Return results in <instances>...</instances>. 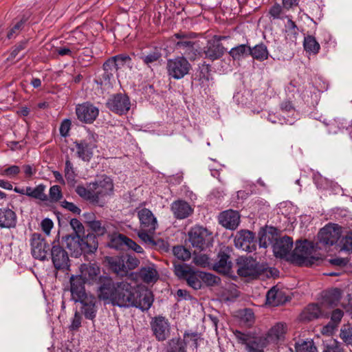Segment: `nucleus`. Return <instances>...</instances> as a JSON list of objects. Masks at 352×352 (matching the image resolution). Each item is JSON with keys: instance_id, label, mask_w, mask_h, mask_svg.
Returning <instances> with one entry per match:
<instances>
[{"instance_id": "26", "label": "nucleus", "mask_w": 352, "mask_h": 352, "mask_svg": "<svg viewBox=\"0 0 352 352\" xmlns=\"http://www.w3.org/2000/svg\"><path fill=\"white\" fill-rule=\"evenodd\" d=\"M219 222L227 229L235 230L240 223V214L233 210L223 211L219 216Z\"/></svg>"}, {"instance_id": "5", "label": "nucleus", "mask_w": 352, "mask_h": 352, "mask_svg": "<svg viewBox=\"0 0 352 352\" xmlns=\"http://www.w3.org/2000/svg\"><path fill=\"white\" fill-rule=\"evenodd\" d=\"M314 251L311 243L305 241L296 245L292 253V259L298 265L311 266L319 260L313 255Z\"/></svg>"}, {"instance_id": "53", "label": "nucleus", "mask_w": 352, "mask_h": 352, "mask_svg": "<svg viewBox=\"0 0 352 352\" xmlns=\"http://www.w3.org/2000/svg\"><path fill=\"white\" fill-rule=\"evenodd\" d=\"M153 233L154 232H150L145 229L140 228L138 232V236L145 244L154 246L156 243L152 236Z\"/></svg>"}, {"instance_id": "22", "label": "nucleus", "mask_w": 352, "mask_h": 352, "mask_svg": "<svg viewBox=\"0 0 352 352\" xmlns=\"http://www.w3.org/2000/svg\"><path fill=\"white\" fill-rule=\"evenodd\" d=\"M138 217L140 222V228L150 232H155L157 227V221L153 212L147 208H142L138 211Z\"/></svg>"}, {"instance_id": "20", "label": "nucleus", "mask_w": 352, "mask_h": 352, "mask_svg": "<svg viewBox=\"0 0 352 352\" xmlns=\"http://www.w3.org/2000/svg\"><path fill=\"white\" fill-rule=\"evenodd\" d=\"M84 281L78 276H72L70 278V291L72 294V298L76 302L79 300L85 298V297L91 296V294H88L85 292Z\"/></svg>"}, {"instance_id": "11", "label": "nucleus", "mask_w": 352, "mask_h": 352, "mask_svg": "<svg viewBox=\"0 0 352 352\" xmlns=\"http://www.w3.org/2000/svg\"><path fill=\"white\" fill-rule=\"evenodd\" d=\"M94 135H89L80 141H76L72 149L76 156L84 162H89L94 155V150L97 147Z\"/></svg>"}, {"instance_id": "54", "label": "nucleus", "mask_w": 352, "mask_h": 352, "mask_svg": "<svg viewBox=\"0 0 352 352\" xmlns=\"http://www.w3.org/2000/svg\"><path fill=\"white\" fill-rule=\"evenodd\" d=\"M62 197L63 194L59 186L54 185L50 188L48 201L51 202H58Z\"/></svg>"}, {"instance_id": "14", "label": "nucleus", "mask_w": 352, "mask_h": 352, "mask_svg": "<svg viewBox=\"0 0 352 352\" xmlns=\"http://www.w3.org/2000/svg\"><path fill=\"white\" fill-rule=\"evenodd\" d=\"M234 245L247 252H252L256 250L255 234L248 230H241L234 236Z\"/></svg>"}, {"instance_id": "35", "label": "nucleus", "mask_w": 352, "mask_h": 352, "mask_svg": "<svg viewBox=\"0 0 352 352\" xmlns=\"http://www.w3.org/2000/svg\"><path fill=\"white\" fill-rule=\"evenodd\" d=\"M249 55L258 61H263L268 58L269 52L265 44L260 43L253 47L249 46Z\"/></svg>"}, {"instance_id": "34", "label": "nucleus", "mask_w": 352, "mask_h": 352, "mask_svg": "<svg viewBox=\"0 0 352 352\" xmlns=\"http://www.w3.org/2000/svg\"><path fill=\"white\" fill-rule=\"evenodd\" d=\"M268 344L263 336H251L246 345L248 352H264L263 349Z\"/></svg>"}, {"instance_id": "33", "label": "nucleus", "mask_w": 352, "mask_h": 352, "mask_svg": "<svg viewBox=\"0 0 352 352\" xmlns=\"http://www.w3.org/2000/svg\"><path fill=\"white\" fill-rule=\"evenodd\" d=\"M280 110L283 112V113L291 114V116L287 119L285 118V116H283L285 120V124L292 125L295 122L296 120H297L298 113L296 111L291 101L285 100L282 102V103L280 104Z\"/></svg>"}, {"instance_id": "57", "label": "nucleus", "mask_w": 352, "mask_h": 352, "mask_svg": "<svg viewBox=\"0 0 352 352\" xmlns=\"http://www.w3.org/2000/svg\"><path fill=\"white\" fill-rule=\"evenodd\" d=\"M70 226L74 230V233L72 234L85 236V228L82 223L77 219L74 218L70 221Z\"/></svg>"}, {"instance_id": "24", "label": "nucleus", "mask_w": 352, "mask_h": 352, "mask_svg": "<svg viewBox=\"0 0 352 352\" xmlns=\"http://www.w3.org/2000/svg\"><path fill=\"white\" fill-rule=\"evenodd\" d=\"M170 210L177 219H184L190 217L193 212V208L186 201L177 199L170 205Z\"/></svg>"}, {"instance_id": "6", "label": "nucleus", "mask_w": 352, "mask_h": 352, "mask_svg": "<svg viewBox=\"0 0 352 352\" xmlns=\"http://www.w3.org/2000/svg\"><path fill=\"white\" fill-rule=\"evenodd\" d=\"M174 272L180 279H184L187 284L194 289H201V271H195L184 263H174Z\"/></svg>"}, {"instance_id": "2", "label": "nucleus", "mask_w": 352, "mask_h": 352, "mask_svg": "<svg viewBox=\"0 0 352 352\" xmlns=\"http://www.w3.org/2000/svg\"><path fill=\"white\" fill-rule=\"evenodd\" d=\"M113 190V184L111 179L105 176L101 179L90 183L88 188L78 186L76 192L90 203L99 204L100 199L111 193Z\"/></svg>"}, {"instance_id": "15", "label": "nucleus", "mask_w": 352, "mask_h": 352, "mask_svg": "<svg viewBox=\"0 0 352 352\" xmlns=\"http://www.w3.org/2000/svg\"><path fill=\"white\" fill-rule=\"evenodd\" d=\"M31 252L36 259L44 261L47 258L49 245L39 233H33L30 239Z\"/></svg>"}, {"instance_id": "10", "label": "nucleus", "mask_w": 352, "mask_h": 352, "mask_svg": "<svg viewBox=\"0 0 352 352\" xmlns=\"http://www.w3.org/2000/svg\"><path fill=\"white\" fill-rule=\"evenodd\" d=\"M50 258L54 268L67 272L70 268V259L67 252L58 243L54 242L50 250Z\"/></svg>"}, {"instance_id": "7", "label": "nucleus", "mask_w": 352, "mask_h": 352, "mask_svg": "<svg viewBox=\"0 0 352 352\" xmlns=\"http://www.w3.org/2000/svg\"><path fill=\"white\" fill-rule=\"evenodd\" d=\"M341 235V227L336 224H329L320 229L318 234L317 246L321 249L331 246L338 243Z\"/></svg>"}, {"instance_id": "55", "label": "nucleus", "mask_w": 352, "mask_h": 352, "mask_svg": "<svg viewBox=\"0 0 352 352\" xmlns=\"http://www.w3.org/2000/svg\"><path fill=\"white\" fill-rule=\"evenodd\" d=\"M200 274L201 276V283L204 282L208 286L217 285L220 281V278L212 274L201 272Z\"/></svg>"}, {"instance_id": "3", "label": "nucleus", "mask_w": 352, "mask_h": 352, "mask_svg": "<svg viewBox=\"0 0 352 352\" xmlns=\"http://www.w3.org/2000/svg\"><path fill=\"white\" fill-rule=\"evenodd\" d=\"M66 247L71 252V255L78 258L82 254H92L98 248V241L96 235L88 233L85 236L68 234L62 237Z\"/></svg>"}, {"instance_id": "16", "label": "nucleus", "mask_w": 352, "mask_h": 352, "mask_svg": "<svg viewBox=\"0 0 352 352\" xmlns=\"http://www.w3.org/2000/svg\"><path fill=\"white\" fill-rule=\"evenodd\" d=\"M118 283H114L109 276L100 277L98 287V297L100 299L109 300L111 304L117 294Z\"/></svg>"}, {"instance_id": "61", "label": "nucleus", "mask_w": 352, "mask_h": 352, "mask_svg": "<svg viewBox=\"0 0 352 352\" xmlns=\"http://www.w3.org/2000/svg\"><path fill=\"white\" fill-rule=\"evenodd\" d=\"M82 316L78 311L74 313V316L71 320L69 329L71 331H77L81 327Z\"/></svg>"}, {"instance_id": "39", "label": "nucleus", "mask_w": 352, "mask_h": 352, "mask_svg": "<svg viewBox=\"0 0 352 352\" xmlns=\"http://www.w3.org/2000/svg\"><path fill=\"white\" fill-rule=\"evenodd\" d=\"M140 277L146 283L155 282L158 278V273L153 267H145L141 268Z\"/></svg>"}, {"instance_id": "56", "label": "nucleus", "mask_w": 352, "mask_h": 352, "mask_svg": "<svg viewBox=\"0 0 352 352\" xmlns=\"http://www.w3.org/2000/svg\"><path fill=\"white\" fill-rule=\"evenodd\" d=\"M64 173L65 177L67 181L74 182L75 180L76 174L75 173L73 164L69 159H67L65 161Z\"/></svg>"}, {"instance_id": "41", "label": "nucleus", "mask_w": 352, "mask_h": 352, "mask_svg": "<svg viewBox=\"0 0 352 352\" xmlns=\"http://www.w3.org/2000/svg\"><path fill=\"white\" fill-rule=\"evenodd\" d=\"M321 315L320 308L318 305H309L304 310L302 317L307 320L318 318Z\"/></svg>"}, {"instance_id": "42", "label": "nucleus", "mask_w": 352, "mask_h": 352, "mask_svg": "<svg viewBox=\"0 0 352 352\" xmlns=\"http://www.w3.org/2000/svg\"><path fill=\"white\" fill-rule=\"evenodd\" d=\"M229 54L234 60H240L249 55V46L245 44L239 45L232 47L230 50Z\"/></svg>"}, {"instance_id": "32", "label": "nucleus", "mask_w": 352, "mask_h": 352, "mask_svg": "<svg viewBox=\"0 0 352 352\" xmlns=\"http://www.w3.org/2000/svg\"><path fill=\"white\" fill-rule=\"evenodd\" d=\"M46 188V185L43 184H40L34 188L27 186V196L40 201H47L48 196L45 193Z\"/></svg>"}, {"instance_id": "45", "label": "nucleus", "mask_w": 352, "mask_h": 352, "mask_svg": "<svg viewBox=\"0 0 352 352\" xmlns=\"http://www.w3.org/2000/svg\"><path fill=\"white\" fill-rule=\"evenodd\" d=\"M296 352H317V349L312 340H302L295 344Z\"/></svg>"}, {"instance_id": "59", "label": "nucleus", "mask_w": 352, "mask_h": 352, "mask_svg": "<svg viewBox=\"0 0 352 352\" xmlns=\"http://www.w3.org/2000/svg\"><path fill=\"white\" fill-rule=\"evenodd\" d=\"M27 44L28 40H23L20 41L17 45H15L14 48L11 52L10 56L8 58V60H14L18 56L19 52L27 47Z\"/></svg>"}, {"instance_id": "9", "label": "nucleus", "mask_w": 352, "mask_h": 352, "mask_svg": "<svg viewBox=\"0 0 352 352\" xmlns=\"http://www.w3.org/2000/svg\"><path fill=\"white\" fill-rule=\"evenodd\" d=\"M129 97L122 93L111 95L106 102L107 107L119 116L126 115L131 109Z\"/></svg>"}, {"instance_id": "1", "label": "nucleus", "mask_w": 352, "mask_h": 352, "mask_svg": "<svg viewBox=\"0 0 352 352\" xmlns=\"http://www.w3.org/2000/svg\"><path fill=\"white\" fill-rule=\"evenodd\" d=\"M153 302V295L147 289H138L127 282H118L117 294L112 305L120 307H135L142 311L150 309Z\"/></svg>"}, {"instance_id": "30", "label": "nucleus", "mask_w": 352, "mask_h": 352, "mask_svg": "<svg viewBox=\"0 0 352 352\" xmlns=\"http://www.w3.org/2000/svg\"><path fill=\"white\" fill-rule=\"evenodd\" d=\"M17 223V216L14 211L8 208H0V228H14Z\"/></svg>"}, {"instance_id": "40", "label": "nucleus", "mask_w": 352, "mask_h": 352, "mask_svg": "<svg viewBox=\"0 0 352 352\" xmlns=\"http://www.w3.org/2000/svg\"><path fill=\"white\" fill-rule=\"evenodd\" d=\"M303 46L307 52L316 54L320 49V44L313 36L308 35L304 38Z\"/></svg>"}, {"instance_id": "12", "label": "nucleus", "mask_w": 352, "mask_h": 352, "mask_svg": "<svg viewBox=\"0 0 352 352\" xmlns=\"http://www.w3.org/2000/svg\"><path fill=\"white\" fill-rule=\"evenodd\" d=\"M188 239L192 247L203 250L211 241V233L201 226H195L188 232Z\"/></svg>"}, {"instance_id": "43", "label": "nucleus", "mask_w": 352, "mask_h": 352, "mask_svg": "<svg viewBox=\"0 0 352 352\" xmlns=\"http://www.w3.org/2000/svg\"><path fill=\"white\" fill-rule=\"evenodd\" d=\"M338 246L341 251L351 252L352 251V232H348L346 234L342 236L339 239Z\"/></svg>"}, {"instance_id": "13", "label": "nucleus", "mask_w": 352, "mask_h": 352, "mask_svg": "<svg viewBox=\"0 0 352 352\" xmlns=\"http://www.w3.org/2000/svg\"><path fill=\"white\" fill-rule=\"evenodd\" d=\"M190 67V64L184 56L169 59L167 61L168 74L175 79L184 78L189 72Z\"/></svg>"}, {"instance_id": "47", "label": "nucleus", "mask_w": 352, "mask_h": 352, "mask_svg": "<svg viewBox=\"0 0 352 352\" xmlns=\"http://www.w3.org/2000/svg\"><path fill=\"white\" fill-rule=\"evenodd\" d=\"M129 238L124 234H118L112 236L110 241V246L115 249H122V246L127 245Z\"/></svg>"}, {"instance_id": "18", "label": "nucleus", "mask_w": 352, "mask_h": 352, "mask_svg": "<svg viewBox=\"0 0 352 352\" xmlns=\"http://www.w3.org/2000/svg\"><path fill=\"white\" fill-rule=\"evenodd\" d=\"M151 329L158 341H164L169 336L170 324L163 316L155 317L151 322Z\"/></svg>"}, {"instance_id": "46", "label": "nucleus", "mask_w": 352, "mask_h": 352, "mask_svg": "<svg viewBox=\"0 0 352 352\" xmlns=\"http://www.w3.org/2000/svg\"><path fill=\"white\" fill-rule=\"evenodd\" d=\"M115 58L113 57L109 58L103 64V69L104 70V78L110 79L113 75V72L118 70V65L115 62Z\"/></svg>"}, {"instance_id": "31", "label": "nucleus", "mask_w": 352, "mask_h": 352, "mask_svg": "<svg viewBox=\"0 0 352 352\" xmlns=\"http://www.w3.org/2000/svg\"><path fill=\"white\" fill-rule=\"evenodd\" d=\"M342 298L341 290L333 288L326 291L322 296V304L324 306L333 307L337 306Z\"/></svg>"}, {"instance_id": "52", "label": "nucleus", "mask_w": 352, "mask_h": 352, "mask_svg": "<svg viewBox=\"0 0 352 352\" xmlns=\"http://www.w3.org/2000/svg\"><path fill=\"white\" fill-rule=\"evenodd\" d=\"M323 352H344L341 344L336 340L331 339L324 343Z\"/></svg>"}, {"instance_id": "25", "label": "nucleus", "mask_w": 352, "mask_h": 352, "mask_svg": "<svg viewBox=\"0 0 352 352\" xmlns=\"http://www.w3.org/2000/svg\"><path fill=\"white\" fill-rule=\"evenodd\" d=\"M78 302L81 305L80 308L81 314H82L86 319L94 321L98 311L96 297L92 295L85 297V298H84V299Z\"/></svg>"}, {"instance_id": "63", "label": "nucleus", "mask_w": 352, "mask_h": 352, "mask_svg": "<svg viewBox=\"0 0 352 352\" xmlns=\"http://www.w3.org/2000/svg\"><path fill=\"white\" fill-rule=\"evenodd\" d=\"M340 338L347 344L352 343V327H344L341 329Z\"/></svg>"}, {"instance_id": "19", "label": "nucleus", "mask_w": 352, "mask_h": 352, "mask_svg": "<svg viewBox=\"0 0 352 352\" xmlns=\"http://www.w3.org/2000/svg\"><path fill=\"white\" fill-rule=\"evenodd\" d=\"M80 274L78 276L89 284L98 283L100 276V267L96 263H83L80 267Z\"/></svg>"}, {"instance_id": "38", "label": "nucleus", "mask_w": 352, "mask_h": 352, "mask_svg": "<svg viewBox=\"0 0 352 352\" xmlns=\"http://www.w3.org/2000/svg\"><path fill=\"white\" fill-rule=\"evenodd\" d=\"M344 313L340 309H336L332 311L331 321L323 328V333L332 332L338 326L343 317Z\"/></svg>"}, {"instance_id": "27", "label": "nucleus", "mask_w": 352, "mask_h": 352, "mask_svg": "<svg viewBox=\"0 0 352 352\" xmlns=\"http://www.w3.org/2000/svg\"><path fill=\"white\" fill-rule=\"evenodd\" d=\"M293 247L292 239L289 236L277 238L272 245L273 252L276 257L284 258L292 250Z\"/></svg>"}, {"instance_id": "8", "label": "nucleus", "mask_w": 352, "mask_h": 352, "mask_svg": "<svg viewBox=\"0 0 352 352\" xmlns=\"http://www.w3.org/2000/svg\"><path fill=\"white\" fill-rule=\"evenodd\" d=\"M237 274L243 277H257L261 269L259 263L252 257L240 256L236 259Z\"/></svg>"}, {"instance_id": "4", "label": "nucleus", "mask_w": 352, "mask_h": 352, "mask_svg": "<svg viewBox=\"0 0 352 352\" xmlns=\"http://www.w3.org/2000/svg\"><path fill=\"white\" fill-rule=\"evenodd\" d=\"M178 39L175 43L176 50H179L181 54L190 60H195L201 56V48L198 41H191V38H195V34L185 33L182 32H177L173 36Z\"/></svg>"}, {"instance_id": "44", "label": "nucleus", "mask_w": 352, "mask_h": 352, "mask_svg": "<svg viewBox=\"0 0 352 352\" xmlns=\"http://www.w3.org/2000/svg\"><path fill=\"white\" fill-rule=\"evenodd\" d=\"M173 252L175 258L180 261H176L177 263H184V261L189 260L191 256L190 251L183 246L174 247ZM175 263V261H174L173 263Z\"/></svg>"}, {"instance_id": "64", "label": "nucleus", "mask_w": 352, "mask_h": 352, "mask_svg": "<svg viewBox=\"0 0 352 352\" xmlns=\"http://www.w3.org/2000/svg\"><path fill=\"white\" fill-rule=\"evenodd\" d=\"M72 122L69 119H65L62 121L59 131L61 136L66 138L69 136V133L71 129Z\"/></svg>"}, {"instance_id": "28", "label": "nucleus", "mask_w": 352, "mask_h": 352, "mask_svg": "<svg viewBox=\"0 0 352 352\" xmlns=\"http://www.w3.org/2000/svg\"><path fill=\"white\" fill-rule=\"evenodd\" d=\"M232 266L230 256L226 251H220L217 254V261L212 264L214 270L223 274L230 273Z\"/></svg>"}, {"instance_id": "58", "label": "nucleus", "mask_w": 352, "mask_h": 352, "mask_svg": "<svg viewBox=\"0 0 352 352\" xmlns=\"http://www.w3.org/2000/svg\"><path fill=\"white\" fill-rule=\"evenodd\" d=\"M233 333L237 342L241 344H245V346L250 342V339L252 336L250 333H244L239 330L233 331Z\"/></svg>"}, {"instance_id": "29", "label": "nucleus", "mask_w": 352, "mask_h": 352, "mask_svg": "<svg viewBox=\"0 0 352 352\" xmlns=\"http://www.w3.org/2000/svg\"><path fill=\"white\" fill-rule=\"evenodd\" d=\"M287 331V325L283 322H277L263 336L266 340L267 344L273 343L276 344L280 340L284 338Z\"/></svg>"}, {"instance_id": "49", "label": "nucleus", "mask_w": 352, "mask_h": 352, "mask_svg": "<svg viewBox=\"0 0 352 352\" xmlns=\"http://www.w3.org/2000/svg\"><path fill=\"white\" fill-rule=\"evenodd\" d=\"M280 293L274 287L270 289L266 295V302L268 305L276 307L280 304L278 300Z\"/></svg>"}, {"instance_id": "36", "label": "nucleus", "mask_w": 352, "mask_h": 352, "mask_svg": "<svg viewBox=\"0 0 352 352\" xmlns=\"http://www.w3.org/2000/svg\"><path fill=\"white\" fill-rule=\"evenodd\" d=\"M166 352H187L186 342L180 338H173L167 342Z\"/></svg>"}, {"instance_id": "21", "label": "nucleus", "mask_w": 352, "mask_h": 352, "mask_svg": "<svg viewBox=\"0 0 352 352\" xmlns=\"http://www.w3.org/2000/svg\"><path fill=\"white\" fill-rule=\"evenodd\" d=\"M278 230L272 226L261 228L258 232L259 247L267 248L270 244H274L278 236Z\"/></svg>"}, {"instance_id": "50", "label": "nucleus", "mask_w": 352, "mask_h": 352, "mask_svg": "<svg viewBox=\"0 0 352 352\" xmlns=\"http://www.w3.org/2000/svg\"><path fill=\"white\" fill-rule=\"evenodd\" d=\"M26 21L27 19L23 18L14 24V25L8 32L7 38L8 39L14 38L24 28V24Z\"/></svg>"}, {"instance_id": "48", "label": "nucleus", "mask_w": 352, "mask_h": 352, "mask_svg": "<svg viewBox=\"0 0 352 352\" xmlns=\"http://www.w3.org/2000/svg\"><path fill=\"white\" fill-rule=\"evenodd\" d=\"M21 172V168L17 165H12L1 170L0 175L9 179H14Z\"/></svg>"}, {"instance_id": "62", "label": "nucleus", "mask_w": 352, "mask_h": 352, "mask_svg": "<svg viewBox=\"0 0 352 352\" xmlns=\"http://www.w3.org/2000/svg\"><path fill=\"white\" fill-rule=\"evenodd\" d=\"M89 227L98 235H103L106 232L105 228L102 225L100 221H91L89 223Z\"/></svg>"}, {"instance_id": "17", "label": "nucleus", "mask_w": 352, "mask_h": 352, "mask_svg": "<svg viewBox=\"0 0 352 352\" xmlns=\"http://www.w3.org/2000/svg\"><path fill=\"white\" fill-rule=\"evenodd\" d=\"M76 114L80 122L91 124L98 116L99 109L90 102H84L76 106Z\"/></svg>"}, {"instance_id": "51", "label": "nucleus", "mask_w": 352, "mask_h": 352, "mask_svg": "<svg viewBox=\"0 0 352 352\" xmlns=\"http://www.w3.org/2000/svg\"><path fill=\"white\" fill-rule=\"evenodd\" d=\"M199 340H201L200 335L197 332L186 331L184 333V340L186 342V345L191 342L194 349H197L199 346L198 341Z\"/></svg>"}, {"instance_id": "23", "label": "nucleus", "mask_w": 352, "mask_h": 352, "mask_svg": "<svg viewBox=\"0 0 352 352\" xmlns=\"http://www.w3.org/2000/svg\"><path fill=\"white\" fill-rule=\"evenodd\" d=\"M225 52V48L219 41H209L206 47L201 50V56L211 60L221 58Z\"/></svg>"}, {"instance_id": "60", "label": "nucleus", "mask_w": 352, "mask_h": 352, "mask_svg": "<svg viewBox=\"0 0 352 352\" xmlns=\"http://www.w3.org/2000/svg\"><path fill=\"white\" fill-rule=\"evenodd\" d=\"M268 13L273 19H281V14H283L282 6L279 3H276L270 8Z\"/></svg>"}, {"instance_id": "37", "label": "nucleus", "mask_w": 352, "mask_h": 352, "mask_svg": "<svg viewBox=\"0 0 352 352\" xmlns=\"http://www.w3.org/2000/svg\"><path fill=\"white\" fill-rule=\"evenodd\" d=\"M109 263L110 265V268L113 272L116 273L118 275L124 276L126 275L128 272L126 269V266L124 263V260L120 258H113L111 257L109 259Z\"/></svg>"}]
</instances>
